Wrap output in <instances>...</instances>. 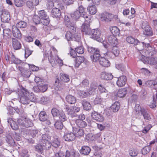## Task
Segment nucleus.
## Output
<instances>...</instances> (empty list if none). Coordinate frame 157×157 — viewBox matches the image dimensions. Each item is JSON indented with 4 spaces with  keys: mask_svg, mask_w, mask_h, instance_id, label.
Segmentation results:
<instances>
[{
    "mask_svg": "<svg viewBox=\"0 0 157 157\" xmlns=\"http://www.w3.org/2000/svg\"><path fill=\"white\" fill-rule=\"evenodd\" d=\"M60 78L62 82H67L70 80L69 76L65 74H60Z\"/></svg>",
    "mask_w": 157,
    "mask_h": 157,
    "instance_id": "35",
    "label": "nucleus"
},
{
    "mask_svg": "<svg viewBox=\"0 0 157 157\" xmlns=\"http://www.w3.org/2000/svg\"><path fill=\"white\" fill-rule=\"evenodd\" d=\"M142 27L144 30L143 31L144 34L149 36H151L152 35V32L151 29L147 23L142 24Z\"/></svg>",
    "mask_w": 157,
    "mask_h": 157,
    "instance_id": "10",
    "label": "nucleus"
},
{
    "mask_svg": "<svg viewBox=\"0 0 157 157\" xmlns=\"http://www.w3.org/2000/svg\"><path fill=\"white\" fill-rule=\"evenodd\" d=\"M38 15L40 19H41V23L44 25H48L50 20L46 12L44 10H40L38 12Z\"/></svg>",
    "mask_w": 157,
    "mask_h": 157,
    "instance_id": "3",
    "label": "nucleus"
},
{
    "mask_svg": "<svg viewBox=\"0 0 157 157\" xmlns=\"http://www.w3.org/2000/svg\"><path fill=\"white\" fill-rule=\"evenodd\" d=\"M16 58H15V56L14 55L13 53H12L11 56H9L8 55H6L5 56V59L8 62L9 61H11V63H13V62L14 60Z\"/></svg>",
    "mask_w": 157,
    "mask_h": 157,
    "instance_id": "47",
    "label": "nucleus"
},
{
    "mask_svg": "<svg viewBox=\"0 0 157 157\" xmlns=\"http://www.w3.org/2000/svg\"><path fill=\"white\" fill-rule=\"evenodd\" d=\"M101 78L103 79L110 80L113 78V76L111 73L102 72L100 75Z\"/></svg>",
    "mask_w": 157,
    "mask_h": 157,
    "instance_id": "21",
    "label": "nucleus"
},
{
    "mask_svg": "<svg viewBox=\"0 0 157 157\" xmlns=\"http://www.w3.org/2000/svg\"><path fill=\"white\" fill-rule=\"evenodd\" d=\"M107 43L113 47L116 46L118 43V41L116 37L113 35L109 36L106 40Z\"/></svg>",
    "mask_w": 157,
    "mask_h": 157,
    "instance_id": "11",
    "label": "nucleus"
},
{
    "mask_svg": "<svg viewBox=\"0 0 157 157\" xmlns=\"http://www.w3.org/2000/svg\"><path fill=\"white\" fill-rule=\"evenodd\" d=\"M84 58L83 57L78 56L76 57L75 61V66L78 67L80 64L83 62Z\"/></svg>",
    "mask_w": 157,
    "mask_h": 157,
    "instance_id": "31",
    "label": "nucleus"
},
{
    "mask_svg": "<svg viewBox=\"0 0 157 157\" xmlns=\"http://www.w3.org/2000/svg\"><path fill=\"white\" fill-rule=\"evenodd\" d=\"M27 25V23L24 21H20L18 22L16 24V27L17 28H24L26 27Z\"/></svg>",
    "mask_w": 157,
    "mask_h": 157,
    "instance_id": "49",
    "label": "nucleus"
},
{
    "mask_svg": "<svg viewBox=\"0 0 157 157\" xmlns=\"http://www.w3.org/2000/svg\"><path fill=\"white\" fill-rule=\"evenodd\" d=\"M76 136L72 132L65 134L63 136L64 140L66 141H71L74 140Z\"/></svg>",
    "mask_w": 157,
    "mask_h": 157,
    "instance_id": "18",
    "label": "nucleus"
},
{
    "mask_svg": "<svg viewBox=\"0 0 157 157\" xmlns=\"http://www.w3.org/2000/svg\"><path fill=\"white\" fill-rule=\"evenodd\" d=\"M71 32H67L65 35V37L67 40L68 41L72 40V38L73 37L72 35V34L75 33H73L72 31L71 30Z\"/></svg>",
    "mask_w": 157,
    "mask_h": 157,
    "instance_id": "57",
    "label": "nucleus"
},
{
    "mask_svg": "<svg viewBox=\"0 0 157 157\" xmlns=\"http://www.w3.org/2000/svg\"><path fill=\"white\" fill-rule=\"evenodd\" d=\"M58 117L60 120L59 121L62 122L66 121L67 120V117L63 111L61 112V113Z\"/></svg>",
    "mask_w": 157,
    "mask_h": 157,
    "instance_id": "50",
    "label": "nucleus"
},
{
    "mask_svg": "<svg viewBox=\"0 0 157 157\" xmlns=\"http://www.w3.org/2000/svg\"><path fill=\"white\" fill-rule=\"evenodd\" d=\"M81 16L80 13L78 10H76L71 14V16L72 18L77 20Z\"/></svg>",
    "mask_w": 157,
    "mask_h": 157,
    "instance_id": "43",
    "label": "nucleus"
},
{
    "mask_svg": "<svg viewBox=\"0 0 157 157\" xmlns=\"http://www.w3.org/2000/svg\"><path fill=\"white\" fill-rule=\"evenodd\" d=\"M3 33L4 36H10L11 35V30L9 29H5L3 30Z\"/></svg>",
    "mask_w": 157,
    "mask_h": 157,
    "instance_id": "62",
    "label": "nucleus"
},
{
    "mask_svg": "<svg viewBox=\"0 0 157 157\" xmlns=\"http://www.w3.org/2000/svg\"><path fill=\"white\" fill-rule=\"evenodd\" d=\"M96 87V85L95 83H92L90 84V88L89 91L90 92L92 93V95H94L95 93V90Z\"/></svg>",
    "mask_w": 157,
    "mask_h": 157,
    "instance_id": "48",
    "label": "nucleus"
},
{
    "mask_svg": "<svg viewBox=\"0 0 157 157\" xmlns=\"http://www.w3.org/2000/svg\"><path fill=\"white\" fill-rule=\"evenodd\" d=\"M98 89L101 93H107V90L102 85H100L98 86Z\"/></svg>",
    "mask_w": 157,
    "mask_h": 157,
    "instance_id": "64",
    "label": "nucleus"
},
{
    "mask_svg": "<svg viewBox=\"0 0 157 157\" xmlns=\"http://www.w3.org/2000/svg\"><path fill=\"white\" fill-rule=\"evenodd\" d=\"M82 105L85 110H88L91 109V105L90 102L86 101L84 100L82 101Z\"/></svg>",
    "mask_w": 157,
    "mask_h": 157,
    "instance_id": "37",
    "label": "nucleus"
},
{
    "mask_svg": "<svg viewBox=\"0 0 157 157\" xmlns=\"http://www.w3.org/2000/svg\"><path fill=\"white\" fill-rule=\"evenodd\" d=\"M75 123L77 126L81 128H84L87 125L85 121L81 119L76 120Z\"/></svg>",
    "mask_w": 157,
    "mask_h": 157,
    "instance_id": "28",
    "label": "nucleus"
},
{
    "mask_svg": "<svg viewBox=\"0 0 157 157\" xmlns=\"http://www.w3.org/2000/svg\"><path fill=\"white\" fill-rule=\"evenodd\" d=\"M92 118L98 122H102L104 121V118L100 113L94 111L91 114Z\"/></svg>",
    "mask_w": 157,
    "mask_h": 157,
    "instance_id": "12",
    "label": "nucleus"
},
{
    "mask_svg": "<svg viewBox=\"0 0 157 157\" xmlns=\"http://www.w3.org/2000/svg\"><path fill=\"white\" fill-rule=\"evenodd\" d=\"M126 40L129 43L134 44H137L139 40H137L135 39L134 38L131 36H128L127 37Z\"/></svg>",
    "mask_w": 157,
    "mask_h": 157,
    "instance_id": "38",
    "label": "nucleus"
},
{
    "mask_svg": "<svg viewBox=\"0 0 157 157\" xmlns=\"http://www.w3.org/2000/svg\"><path fill=\"white\" fill-rule=\"evenodd\" d=\"M100 56V55L99 51H97L92 56H91L90 57L93 61L94 62H97L98 60H99Z\"/></svg>",
    "mask_w": 157,
    "mask_h": 157,
    "instance_id": "33",
    "label": "nucleus"
},
{
    "mask_svg": "<svg viewBox=\"0 0 157 157\" xmlns=\"http://www.w3.org/2000/svg\"><path fill=\"white\" fill-rule=\"evenodd\" d=\"M64 22L65 25L70 29V30L73 33L76 32L75 23L72 21L70 18L67 16H65L64 17Z\"/></svg>",
    "mask_w": 157,
    "mask_h": 157,
    "instance_id": "6",
    "label": "nucleus"
},
{
    "mask_svg": "<svg viewBox=\"0 0 157 157\" xmlns=\"http://www.w3.org/2000/svg\"><path fill=\"white\" fill-rule=\"evenodd\" d=\"M29 120L27 119L26 117L24 116V117L20 118L17 120V122L18 124L21 126L29 128Z\"/></svg>",
    "mask_w": 157,
    "mask_h": 157,
    "instance_id": "8",
    "label": "nucleus"
},
{
    "mask_svg": "<svg viewBox=\"0 0 157 157\" xmlns=\"http://www.w3.org/2000/svg\"><path fill=\"white\" fill-rule=\"evenodd\" d=\"M127 81V78L126 76L122 75L117 78V84L119 87H122L124 86Z\"/></svg>",
    "mask_w": 157,
    "mask_h": 157,
    "instance_id": "14",
    "label": "nucleus"
},
{
    "mask_svg": "<svg viewBox=\"0 0 157 157\" xmlns=\"http://www.w3.org/2000/svg\"><path fill=\"white\" fill-rule=\"evenodd\" d=\"M48 117V116L44 111H41L39 114V118L41 121H44L47 120Z\"/></svg>",
    "mask_w": 157,
    "mask_h": 157,
    "instance_id": "36",
    "label": "nucleus"
},
{
    "mask_svg": "<svg viewBox=\"0 0 157 157\" xmlns=\"http://www.w3.org/2000/svg\"><path fill=\"white\" fill-rule=\"evenodd\" d=\"M113 17V15L112 14L106 13L101 15V20L102 21L109 22L112 20Z\"/></svg>",
    "mask_w": 157,
    "mask_h": 157,
    "instance_id": "17",
    "label": "nucleus"
},
{
    "mask_svg": "<svg viewBox=\"0 0 157 157\" xmlns=\"http://www.w3.org/2000/svg\"><path fill=\"white\" fill-rule=\"evenodd\" d=\"M2 13L1 18L2 22H8L10 20V15L9 11L3 8L1 11Z\"/></svg>",
    "mask_w": 157,
    "mask_h": 157,
    "instance_id": "5",
    "label": "nucleus"
},
{
    "mask_svg": "<svg viewBox=\"0 0 157 157\" xmlns=\"http://www.w3.org/2000/svg\"><path fill=\"white\" fill-rule=\"evenodd\" d=\"M17 94L20 97V101L23 104H28L29 102V93L28 90L22 87V88L18 91Z\"/></svg>",
    "mask_w": 157,
    "mask_h": 157,
    "instance_id": "2",
    "label": "nucleus"
},
{
    "mask_svg": "<svg viewBox=\"0 0 157 157\" xmlns=\"http://www.w3.org/2000/svg\"><path fill=\"white\" fill-rule=\"evenodd\" d=\"M112 53L115 56H117L120 53V51L117 47L116 46L113 47L112 50Z\"/></svg>",
    "mask_w": 157,
    "mask_h": 157,
    "instance_id": "52",
    "label": "nucleus"
},
{
    "mask_svg": "<svg viewBox=\"0 0 157 157\" xmlns=\"http://www.w3.org/2000/svg\"><path fill=\"white\" fill-rule=\"evenodd\" d=\"M6 140L7 143L10 145L14 146L15 145L14 141L11 135L8 134L6 136Z\"/></svg>",
    "mask_w": 157,
    "mask_h": 157,
    "instance_id": "30",
    "label": "nucleus"
},
{
    "mask_svg": "<svg viewBox=\"0 0 157 157\" xmlns=\"http://www.w3.org/2000/svg\"><path fill=\"white\" fill-rule=\"evenodd\" d=\"M120 108V103L118 102H115L112 105L111 107V109L114 112H116L118 111Z\"/></svg>",
    "mask_w": 157,
    "mask_h": 157,
    "instance_id": "34",
    "label": "nucleus"
},
{
    "mask_svg": "<svg viewBox=\"0 0 157 157\" xmlns=\"http://www.w3.org/2000/svg\"><path fill=\"white\" fill-rule=\"evenodd\" d=\"M85 20V22L81 26V30L83 33L86 34H89L91 32V29L90 27L89 23Z\"/></svg>",
    "mask_w": 157,
    "mask_h": 157,
    "instance_id": "9",
    "label": "nucleus"
},
{
    "mask_svg": "<svg viewBox=\"0 0 157 157\" xmlns=\"http://www.w3.org/2000/svg\"><path fill=\"white\" fill-rule=\"evenodd\" d=\"M141 115H143L144 119L149 120L151 119L150 115H149L145 109L142 111V113Z\"/></svg>",
    "mask_w": 157,
    "mask_h": 157,
    "instance_id": "55",
    "label": "nucleus"
},
{
    "mask_svg": "<svg viewBox=\"0 0 157 157\" xmlns=\"http://www.w3.org/2000/svg\"><path fill=\"white\" fill-rule=\"evenodd\" d=\"M39 0H31V3H30V6L32 9H34V6L38 4Z\"/></svg>",
    "mask_w": 157,
    "mask_h": 157,
    "instance_id": "63",
    "label": "nucleus"
},
{
    "mask_svg": "<svg viewBox=\"0 0 157 157\" xmlns=\"http://www.w3.org/2000/svg\"><path fill=\"white\" fill-rule=\"evenodd\" d=\"M76 52L79 54H82L84 52V48L83 46H80L75 48Z\"/></svg>",
    "mask_w": 157,
    "mask_h": 157,
    "instance_id": "61",
    "label": "nucleus"
},
{
    "mask_svg": "<svg viewBox=\"0 0 157 157\" xmlns=\"http://www.w3.org/2000/svg\"><path fill=\"white\" fill-rule=\"evenodd\" d=\"M54 87L56 90H60L63 88V85L60 82L59 79H57L54 84Z\"/></svg>",
    "mask_w": 157,
    "mask_h": 157,
    "instance_id": "25",
    "label": "nucleus"
},
{
    "mask_svg": "<svg viewBox=\"0 0 157 157\" xmlns=\"http://www.w3.org/2000/svg\"><path fill=\"white\" fill-rule=\"evenodd\" d=\"M66 101L70 104H74L76 102V99L74 96L71 95H67L66 97Z\"/></svg>",
    "mask_w": 157,
    "mask_h": 157,
    "instance_id": "27",
    "label": "nucleus"
},
{
    "mask_svg": "<svg viewBox=\"0 0 157 157\" xmlns=\"http://www.w3.org/2000/svg\"><path fill=\"white\" fill-rule=\"evenodd\" d=\"M91 37L99 42L103 41L101 34V31L98 29H94L91 31Z\"/></svg>",
    "mask_w": 157,
    "mask_h": 157,
    "instance_id": "4",
    "label": "nucleus"
},
{
    "mask_svg": "<svg viewBox=\"0 0 157 157\" xmlns=\"http://www.w3.org/2000/svg\"><path fill=\"white\" fill-rule=\"evenodd\" d=\"M12 31L14 37L18 39H20L21 38V34L17 27L13 26L12 27Z\"/></svg>",
    "mask_w": 157,
    "mask_h": 157,
    "instance_id": "16",
    "label": "nucleus"
},
{
    "mask_svg": "<svg viewBox=\"0 0 157 157\" xmlns=\"http://www.w3.org/2000/svg\"><path fill=\"white\" fill-rule=\"evenodd\" d=\"M153 102L150 105L149 107L150 108L153 109L156 107V101H157V98L156 95H154L153 96Z\"/></svg>",
    "mask_w": 157,
    "mask_h": 157,
    "instance_id": "45",
    "label": "nucleus"
},
{
    "mask_svg": "<svg viewBox=\"0 0 157 157\" xmlns=\"http://www.w3.org/2000/svg\"><path fill=\"white\" fill-rule=\"evenodd\" d=\"M61 12L60 9L55 8L52 9V15L54 17H58L60 16Z\"/></svg>",
    "mask_w": 157,
    "mask_h": 157,
    "instance_id": "26",
    "label": "nucleus"
},
{
    "mask_svg": "<svg viewBox=\"0 0 157 157\" xmlns=\"http://www.w3.org/2000/svg\"><path fill=\"white\" fill-rule=\"evenodd\" d=\"M151 150V147L150 146H147L144 148L142 150V153L144 155H145L147 154Z\"/></svg>",
    "mask_w": 157,
    "mask_h": 157,
    "instance_id": "53",
    "label": "nucleus"
},
{
    "mask_svg": "<svg viewBox=\"0 0 157 157\" xmlns=\"http://www.w3.org/2000/svg\"><path fill=\"white\" fill-rule=\"evenodd\" d=\"M42 139L41 141V144H42L43 147H44L45 149H49L51 146L49 141L46 139V137H47L46 135L42 134Z\"/></svg>",
    "mask_w": 157,
    "mask_h": 157,
    "instance_id": "13",
    "label": "nucleus"
},
{
    "mask_svg": "<svg viewBox=\"0 0 157 157\" xmlns=\"http://www.w3.org/2000/svg\"><path fill=\"white\" fill-rule=\"evenodd\" d=\"M66 111L68 114L71 116V117H74L75 116V114L74 113L73 109L72 108L71 109L70 108L67 106H66L65 108Z\"/></svg>",
    "mask_w": 157,
    "mask_h": 157,
    "instance_id": "44",
    "label": "nucleus"
},
{
    "mask_svg": "<svg viewBox=\"0 0 157 157\" xmlns=\"http://www.w3.org/2000/svg\"><path fill=\"white\" fill-rule=\"evenodd\" d=\"M71 156H73L74 157H79L80 154L78 151L74 150H71L70 151H67L65 157H70Z\"/></svg>",
    "mask_w": 157,
    "mask_h": 157,
    "instance_id": "22",
    "label": "nucleus"
},
{
    "mask_svg": "<svg viewBox=\"0 0 157 157\" xmlns=\"http://www.w3.org/2000/svg\"><path fill=\"white\" fill-rule=\"evenodd\" d=\"M100 64L105 67H108L110 64L109 61L106 59L104 57H101L99 60Z\"/></svg>",
    "mask_w": 157,
    "mask_h": 157,
    "instance_id": "24",
    "label": "nucleus"
},
{
    "mask_svg": "<svg viewBox=\"0 0 157 157\" xmlns=\"http://www.w3.org/2000/svg\"><path fill=\"white\" fill-rule=\"evenodd\" d=\"M48 60L52 67L55 66L57 64L56 56L54 58L52 56V51H49L47 53Z\"/></svg>",
    "mask_w": 157,
    "mask_h": 157,
    "instance_id": "15",
    "label": "nucleus"
},
{
    "mask_svg": "<svg viewBox=\"0 0 157 157\" xmlns=\"http://www.w3.org/2000/svg\"><path fill=\"white\" fill-rule=\"evenodd\" d=\"M91 149L87 146H84L82 147L81 149L80 150V153L83 155H87L90 152Z\"/></svg>",
    "mask_w": 157,
    "mask_h": 157,
    "instance_id": "20",
    "label": "nucleus"
},
{
    "mask_svg": "<svg viewBox=\"0 0 157 157\" xmlns=\"http://www.w3.org/2000/svg\"><path fill=\"white\" fill-rule=\"evenodd\" d=\"M78 94L80 98H84L92 95V93L90 92L89 90L87 91L84 90H78Z\"/></svg>",
    "mask_w": 157,
    "mask_h": 157,
    "instance_id": "23",
    "label": "nucleus"
},
{
    "mask_svg": "<svg viewBox=\"0 0 157 157\" xmlns=\"http://www.w3.org/2000/svg\"><path fill=\"white\" fill-rule=\"evenodd\" d=\"M62 112V111L59 110L56 108L52 109L51 110L52 114L54 117H58Z\"/></svg>",
    "mask_w": 157,
    "mask_h": 157,
    "instance_id": "40",
    "label": "nucleus"
},
{
    "mask_svg": "<svg viewBox=\"0 0 157 157\" xmlns=\"http://www.w3.org/2000/svg\"><path fill=\"white\" fill-rule=\"evenodd\" d=\"M54 126L58 130L62 129L63 127V122L58 120L56 121Z\"/></svg>",
    "mask_w": 157,
    "mask_h": 157,
    "instance_id": "41",
    "label": "nucleus"
},
{
    "mask_svg": "<svg viewBox=\"0 0 157 157\" xmlns=\"http://www.w3.org/2000/svg\"><path fill=\"white\" fill-rule=\"evenodd\" d=\"M12 40L13 47L15 50H17L21 48V45L19 41L14 38H12Z\"/></svg>",
    "mask_w": 157,
    "mask_h": 157,
    "instance_id": "19",
    "label": "nucleus"
},
{
    "mask_svg": "<svg viewBox=\"0 0 157 157\" xmlns=\"http://www.w3.org/2000/svg\"><path fill=\"white\" fill-rule=\"evenodd\" d=\"M81 35L80 33H76L74 34V36L72 37V40L79 42L81 39Z\"/></svg>",
    "mask_w": 157,
    "mask_h": 157,
    "instance_id": "42",
    "label": "nucleus"
},
{
    "mask_svg": "<svg viewBox=\"0 0 157 157\" xmlns=\"http://www.w3.org/2000/svg\"><path fill=\"white\" fill-rule=\"evenodd\" d=\"M144 109V108H142L139 105H136L135 107V110L137 114L141 115L142 113V111Z\"/></svg>",
    "mask_w": 157,
    "mask_h": 157,
    "instance_id": "46",
    "label": "nucleus"
},
{
    "mask_svg": "<svg viewBox=\"0 0 157 157\" xmlns=\"http://www.w3.org/2000/svg\"><path fill=\"white\" fill-rule=\"evenodd\" d=\"M14 3L16 6L21 7L23 6L24 2L22 0H14Z\"/></svg>",
    "mask_w": 157,
    "mask_h": 157,
    "instance_id": "60",
    "label": "nucleus"
},
{
    "mask_svg": "<svg viewBox=\"0 0 157 157\" xmlns=\"http://www.w3.org/2000/svg\"><path fill=\"white\" fill-rule=\"evenodd\" d=\"M136 45V48L139 51H142L144 48H145L144 51L145 53V55L147 56L151 54L152 55L154 54V48L151 47L149 44H144V42H140L139 41L137 44H135Z\"/></svg>",
    "mask_w": 157,
    "mask_h": 157,
    "instance_id": "1",
    "label": "nucleus"
},
{
    "mask_svg": "<svg viewBox=\"0 0 157 157\" xmlns=\"http://www.w3.org/2000/svg\"><path fill=\"white\" fill-rule=\"evenodd\" d=\"M87 9L89 13L91 14H94L97 11V9L94 6H90L87 7Z\"/></svg>",
    "mask_w": 157,
    "mask_h": 157,
    "instance_id": "39",
    "label": "nucleus"
},
{
    "mask_svg": "<svg viewBox=\"0 0 157 157\" xmlns=\"http://www.w3.org/2000/svg\"><path fill=\"white\" fill-rule=\"evenodd\" d=\"M148 62L151 65H155L157 64V58L152 57L149 58Z\"/></svg>",
    "mask_w": 157,
    "mask_h": 157,
    "instance_id": "56",
    "label": "nucleus"
},
{
    "mask_svg": "<svg viewBox=\"0 0 157 157\" xmlns=\"http://www.w3.org/2000/svg\"><path fill=\"white\" fill-rule=\"evenodd\" d=\"M110 30L111 33L114 36H119L120 34V30L116 27L114 26L110 27Z\"/></svg>",
    "mask_w": 157,
    "mask_h": 157,
    "instance_id": "29",
    "label": "nucleus"
},
{
    "mask_svg": "<svg viewBox=\"0 0 157 157\" xmlns=\"http://www.w3.org/2000/svg\"><path fill=\"white\" fill-rule=\"evenodd\" d=\"M30 135L33 138H34L36 136V135H41V132H38L37 130H33L30 131Z\"/></svg>",
    "mask_w": 157,
    "mask_h": 157,
    "instance_id": "51",
    "label": "nucleus"
},
{
    "mask_svg": "<svg viewBox=\"0 0 157 157\" xmlns=\"http://www.w3.org/2000/svg\"><path fill=\"white\" fill-rule=\"evenodd\" d=\"M43 148L42 144L41 145L37 144L35 146V151L41 154L42 153Z\"/></svg>",
    "mask_w": 157,
    "mask_h": 157,
    "instance_id": "54",
    "label": "nucleus"
},
{
    "mask_svg": "<svg viewBox=\"0 0 157 157\" xmlns=\"http://www.w3.org/2000/svg\"><path fill=\"white\" fill-rule=\"evenodd\" d=\"M60 142L57 138L55 139L53 141L52 145L55 147H58L60 145Z\"/></svg>",
    "mask_w": 157,
    "mask_h": 157,
    "instance_id": "59",
    "label": "nucleus"
},
{
    "mask_svg": "<svg viewBox=\"0 0 157 157\" xmlns=\"http://www.w3.org/2000/svg\"><path fill=\"white\" fill-rule=\"evenodd\" d=\"M78 11L80 13L81 16L84 18L85 20L87 21V22H91L90 16L88 15L85 11V9L82 6H80L78 8Z\"/></svg>",
    "mask_w": 157,
    "mask_h": 157,
    "instance_id": "7",
    "label": "nucleus"
},
{
    "mask_svg": "<svg viewBox=\"0 0 157 157\" xmlns=\"http://www.w3.org/2000/svg\"><path fill=\"white\" fill-rule=\"evenodd\" d=\"M33 21L36 25L40 24V18L39 17V16L35 15L33 17Z\"/></svg>",
    "mask_w": 157,
    "mask_h": 157,
    "instance_id": "58",
    "label": "nucleus"
},
{
    "mask_svg": "<svg viewBox=\"0 0 157 157\" xmlns=\"http://www.w3.org/2000/svg\"><path fill=\"white\" fill-rule=\"evenodd\" d=\"M127 90L126 88H121L119 90L117 95L120 98L124 97L127 94Z\"/></svg>",
    "mask_w": 157,
    "mask_h": 157,
    "instance_id": "32",
    "label": "nucleus"
}]
</instances>
